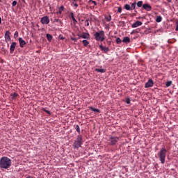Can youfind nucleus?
Wrapping results in <instances>:
<instances>
[{"label":"nucleus","mask_w":178,"mask_h":178,"mask_svg":"<svg viewBox=\"0 0 178 178\" xmlns=\"http://www.w3.org/2000/svg\"><path fill=\"white\" fill-rule=\"evenodd\" d=\"M12 166V160L6 156H3L0 159V168L9 169Z\"/></svg>","instance_id":"obj_1"},{"label":"nucleus","mask_w":178,"mask_h":178,"mask_svg":"<svg viewBox=\"0 0 178 178\" xmlns=\"http://www.w3.org/2000/svg\"><path fill=\"white\" fill-rule=\"evenodd\" d=\"M81 145H83V136L81 135H78L73 143V147L74 149H79V148H81Z\"/></svg>","instance_id":"obj_2"},{"label":"nucleus","mask_w":178,"mask_h":178,"mask_svg":"<svg viewBox=\"0 0 178 178\" xmlns=\"http://www.w3.org/2000/svg\"><path fill=\"white\" fill-rule=\"evenodd\" d=\"M167 152H168V150H166V149L165 147H162L158 154V156L160 159V161H161L162 165H163L165 163Z\"/></svg>","instance_id":"obj_3"},{"label":"nucleus","mask_w":178,"mask_h":178,"mask_svg":"<svg viewBox=\"0 0 178 178\" xmlns=\"http://www.w3.org/2000/svg\"><path fill=\"white\" fill-rule=\"evenodd\" d=\"M94 37L96 41H105V32L104 31L96 32Z\"/></svg>","instance_id":"obj_4"},{"label":"nucleus","mask_w":178,"mask_h":178,"mask_svg":"<svg viewBox=\"0 0 178 178\" xmlns=\"http://www.w3.org/2000/svg\"><path fill=\"white\" fill-rule=\"evenodd\" d=\"M108 145H116L119 143V138L116 136H109L107 140Z\"/></svg>","instance_id":"obj_5"},{"label":"nucleus","mask_w":178,"mask_h":178,"mask_svg":"<svg viewBox=\"0 0 178 178\" xmlns=\"http://www.w3.org/2000/svg\"><path fill=\"white\" fill-rule=\"evenodd\" d=\"M40 22L42 24H49V17L48 16H44L41 18Z\"/></svg>","instance_id":"obj_6"},{"label":"nucleus","mask_w":178,"mask_h":178,"mask_svg":"<svg viewBox=\"0 0 178 178\" xmlns=\"http://www.w3.org/2000/svg\"><path fill=\"white\" fill-rule=\"evenodd\" d=\"M154 86V81L152 79H149V81L145 83V88H149V87Z\"/></svg>","instance_id":"obj_7"},{"label":"nucleus","mask_w":178,"mask_h":178,"mask_svg":"<svg viewBox=\"0 0 178 178\" xmlns=\"http://www.w3.org/2000/svg\"><path fill=\"white\" fill-rule=\"evenodd\" d=\"M99 47L101 51L104 52V54H108V51H110L109 47H104L102 44H100Z\"/></svg>","instance_id":"obj_8"},{"label":"nucleus","mask_w":178,"mask_h":178,"mask_svg":"<svg viewBox=\"0 0 178 178\" xmlns=\"http://www.w3.org/2000/svg\"><path fill=\"white\" fill-rule=\"evenodd\" d=\"M79 38L88 39V38H90V33H83L81 35H79Z\"/></svg>","instance_id":"obj_9"},{"label":"nucleus","mask_w":178,"mask_h":178,"mask_svg":"<svg viewBox=\"0 0 178 178\" xmlns=\"http://www.w3.org/2000/svg\"><path fill=\"white\" fill-rule=\"evenodd\" d=\"M16 45H17L16 42H12L10 47V54H13V52L15 51V49L16 48Z\"/></svg>","instance_id":"obj_10"},{"label":"nucleus","mask_w":178,"mask_h":178,"mask_svg":"<svg viewBox=\"0 0 178 178\" xmlns=\"http://www.w3.org/2000/svg\"><path fill=\"white\" fill-rule=\"evenodd\" d=\"M143 25V22H140V21H136L135 23H134L132 25H131V27L133 29H136V27H138L140 26H142Z\"/></svg>","instance_id":"obj_11"},{"label":"nucleus","mask_w":178,"mask_h":178,"mask_svg":"<svg viewBox=\"0 0 178 178\" xmlns=\"http://www.w3.org/2000/svg\"><path fill=\"white\" fill-rule=\"evenodd\" d=\"M19 47L21 48H24V46L26 45V41H24V40H23V38H19Z\"/></svg>","instance_id":"obj_12"},{"label":"nucleus","mask_w":178,"mask_h":178,"mask_svg":"<svg viewBox=\"0 0 178 178\" xmlns=\"http://www.w3.org/2000/svg\"><path fill=\"white\" fill-rule=\"evenodd\" d=\"M143 9H145V10H147V12H149L151 10V9H152L151 6H149L148 3L143 4Z\"/></svg>","instance_id":"obj_13"},{"label":"nucleus","mask_w":178,"mask_h":178,"mask_svg":"<svg viewBox=\"0 0 178 178\" xmlns=\"http://www.w3.org/2000/svg\"><path fill=\"white\" fill-rule=\"evenodd\" d=\"M5 40L6 41V42H8V41H10V32H9L8 31H7L5 33Z\"/></svg>","instance_id":"obj_14"},{"label":"nucleus","mask_w":178,"mask_h":178,"mask_svg":"<svg viewBox=\"0 0 178 178\" xmlns=\"http://www.w3.org/2000/svg\"><path fill=\"white\" fill-rule=\"evenodd\" d=\"M89 109L90 111H92V112H96L97 113H101V111L99 109L95 108H94L92 106H90Z\"/></svg>","instance_id":"obj_15"},{"label":"nucleus","mask_w":178,"mask_h":178,"mask_svg":"<svg viewBox=\"0 0 178 178\" xmlns=\"http://www.w3.org/2000/svg\"><path fill=\"white\" fill-rule=\"evenodd\" d=\"M95 72H97L98 73H105V72H106V70L96 68Z\"/></svg>","instance_id":"obj_16"},{"label":"nucleus","mask_w":178,"mask_h":178,"mask_svg":"<svg viewBox=\"0 0 178 178\" xmlns=\"http://www.w3.org/2000/svg\"><path fill=\"white\" fill-rule=\"evenodd\" d=\"M122 42H125V44H129V42H130V38L129 37L124 38V39L122 40Z\"/></svg>","instance_id":"obj_17"},{"label":"nucleus","mask_w":178,"mask_h":178,"mask_svg":"<svg viewBox=\"0 0 178 178\" xmlns=\"http://www.w3.org/2000/svg\"><path fill=\"white\" fill-rule=\"evenodd\" d=\"M46 37H47L48 41H49V42L52 41V38H53L52 35H51V34H49V33H47V34L46 35Z\"/></svg>","instance_id":"obj_18"},{"label":"nucleus","mask_w":178,"mask_h":178,"mask_svg":"<svg viewBox=\"0 0 178 178\" xmlns=\"http://www.w3.org/2000/svg\"><path fill=\"white\" fill-rule=\"evenodd\" d=\"M65 10V7L63 6H61L59 8H58V13L60 15H62V12Z\"/></svg>","instance_id":"obj_19"},{"label":"nucleus","mask_w":178,"mask_h":178,"mask_svg":"<svg viewBox=\"0 0 178 178\" xmlns=\"http://www.w3.org/2000/svg\"><path fill=\"white\" fill-rule=\"evenodd\" d=\"M70 15H71L72 21L74 22V24L77 23V20L76 19V18H74V15L73 13H70Z\"/></svg>","instance_id":"obj_20"},{"label":"nucleus","mask_w":178,"mask_h":178,"mask_svg":"<svg viewBox=\"0 0 178 178\" xmlns=\"http://www.w3.org/2000/svg\"><path fill=\"white\" fill-rule=\"evenodd\" d=\"M124 9H126V10H131V6H130L129 4H125Z\"/></svg>","instance_id":"obj_21"},{"label":"nucleus","mask_w":178,"mask_h":178,"mask_svg":"<svg viewBox=\"0 0 178 178\" xmlns=\"http://www.w3.org/2000/svg\"><path fill=\"white\" fill-rule=\"evenodd\" d=\"M136 5H137V3H136V2L131 3V10H134V9H136Z\"/></svg>","instance_id":"obj_22"},{"label":"nucleus","mask_w":178,"mask_h":178,"mask_svg":"<svg viewBox=\"0 0 178 178\" xmlns=\"http://www.w3.org/2000/svg\"><path fill=\"white\" fill-rule=\"evenodd\" d=\"M156 22L157 23H161V22H162V17L161 16H158L156 19Z\"/></svg>","instance_id":"obj_23"},{"label":"nucleus","mask_w":178,"mask_h":178,"mask_svg":"<svg viewBox=\"0 0 178 178\" xmlns=\"http://www.w3.org/2000/svg\"><path fill=\"white\" fill-rule=\"evenodd\" d=\"M82 42H83V45H84V47H88V44H90V42H88L87 40H83L82 41Z\"/></svg>","instance_id":"obj_24"},{"label":"nucleus","mask_w":178,"mask_h":178,"mask_svg":"<svg viewBox=\"0 0 178 178\" xmlns=\"http://www.w3.org/2000/svg\"><path fill=\"white\" fill-rule=\"evenodd\" d=\"M136 5L138 6V8H141V6H143V1H139L136 3Z\"/></svg>","instance_id":"obj_25"},{"label":"nucleus","mask_w":178,"mask_h":178,"mask_svg":"<svg viewBox=\"0 0 178 178\" xmlns=\"http://www.w3.org/2000/svg\"><path fill=\"white\" fill-rule=\"evenodd\" d=\"M166 87H170L172 86V81H168L165 83Z\"/></svg>","instance_id":"obj_26"},{"label":"nucleus","mask_w":178,"mask_h":178,"mask_svg":"<svg viewBox=\"0 0 178 178\" xmlns=\"http://www.w3.org/2000/svg\"><path fill=\"white\" fill-rule=\"evenodd\" d=\"M106 20H107V22H111V20H112V16H108V17H106Z\"/></svg>","instance_id":"obj_27"},{"label":"nucleus","mask_w":178,"mask_h":178,"mask_svg":"<svg viewBox=\"0 0 178 178\" xmlns=\"http://www.w3.org/2000/svg\"><path fill=\"white\" fill-rule=\"evenodd\" d=\"M116 42L117 44H120L122 42V40L120 39V38H116Z\"/></svg>","instance_id":"obj_28"},{"label":"nucleus","mask_w":178,"mask_h":178,"mask_svg":"<svg viewBox=\"0 0 178 178\" xmlns=\"http://www.w3.org/2000/svg\"><path fill=\"white\" fill-rule=\"evenodd\" d=\"M42 111L44 112H45L46 113H47L48 115H51V111H48V110H47L45 108H42Z\"/></svg>","instance_id":"obj_29"},{"label":"nucleus","mask_w":178,"mask_h":178,"mask_svg":"<svg viewBox=\"0 0 178 178\" xmlns=\"http://www.w3.org/2000/svg\"><path fill=\"white\" fill-rule=\"evenodd\" d=\"M76 130L79 134H80V127L79 125L76 126Z\"/></svg>","instance_id":"obj_30"},{"label":"nucleus","mask_w":178,"mask_h":178,"mask_svg":"<svg viewBox=\"0 0 178 178\" xmlns=\"http://www.w3.org/2000/svg\"><path fill=\"white\" fill-rule=\"evenodd\" d=\"M90 2H92V3H94L95 6H97V1H92V0H89V3Z\"/></svg>","instance_id":"obj_31"},{"label":"nucleus","mask_w":178,"mask_h":178,"mask_svg":"<svg viewBox=\"0 0 178 178\" xmlns=\"http://www.w3.org/2000/svg\"><path fill=\"white\" fill-rule=\"evenodd\" d=\"M13 99H15V98H16V97H17V93H16V92H14L13 95Z\"/></svg>","instance_id":"obj_32"},{"label":"nucleus","mask_w":178,"mask_h":178,"mask_svg":"<svg viewBox=\"0 0 178 178\" xmlns=\"http://www.w3.org/2000/svg\"><path fill=\"white\" fill-rule=\"evenodd\" d=\"M14 37L15 38H17V37H19V33L17 31H16L14 34Z\"/></svg>","instance_id":"obj_33"},{"label":"nucleus","mask_w":178,"mask_h":178,"mask_svg":"<svg viewBox=\"0 0 178 178\" xmlns=\"http://www.w3.org/2000/svg\"><path fill=\"white\" fill-rule=\"evenodd\" d=\"M12 5L13 6H16V5H17V1H13Z\"/></svg>","instance_id":"obj_34"},{"label":"nucleus","mask_w":178,"mask_h":178,"mask_svg":"<svg viewBox=\"0 0 178 178\" xmlns=\"http://www.w3.org/2000/svg\"><path fill=\"white\" fill-rule=\"evenodd\" d=\"M126 104H130V98L126 99Z\"/></svg>","instance_id":"obj_35"},{"label":"nucleus","mask_w":178,"mask_h":178,"mask_svg":"<svg viewBox=\"0 0 178 178\" xmlns=\"http://www.w3.org/2000/svg\"><path fill=\"white\" fill-rule=\"evenodd\" d=\"M118 13H122V8H118Z\"/></svg>","instance_id":"obj_36"},{"label":"nucleus","mask_w":178,"mask_h":178,"mask_svg":"<svg viewBox=\"0 0 178 178\" xmlns=\"http://www.w3.org/2000/svg\"><path fill=\"white\" fill-rule=\"evenodd\" d=\"M86 26H90V22H88V19H86Z\"/></svg>","instance_id":"obj_37"},{"label":"nucleus","mask_w":178,"mask_h":178,"mask_svg":"<svg viewBox=\"0 0 178 178\" xmlns=\"http://www.w3.org/2000/svg\"><path fill=\"white\" fill-rule=\"evenodd\" d=\"M74 4V6H75V8H77L79 6V5L77 3H74V2L72 3Z\"/></svg>","instance_id":"obj_38"},{"label":"nucleus","mask_w":178,"mask_h":178,"mask_svg":"<svg viewBox=\"0 0 178 178\" xmlns=\"http://www.w3.org/2000/svg\"><path fill=\"white\" fill-rule=\"evenodd\" d=\"M175 30H176V31H178V23H177V26H176Z\"/></svg>","instance_id":"obj_39"},{"label":"nucleus","mask_w":178,"mask_h":178,"mask_svg":"<svg viewBox=\"0 0 178 178\" xmlns=\"http://www.w3.org/2000/svg\"><path fill=\"white\" fill-rule=\"evenodd\" d=\"M72 41H75V42H77V39L76 38H72Z\"/></svg>","instance_id":"obj_40"},{"label":"nucleus","mask_w":178,"mask_h":178,"mask_svg":"<svg viewBox=\"0 0 178 178\" xmlns=\"http://www.w3.org/2000/svg\"><path fill=\"white\" fill-rule=\"evenodd\" d=\"M2 23V18L0 17V24Z\"/></svg>","instance_id":"obj_41"},{"label":"nucleus","mask_w":178,"mask_h":178,"mask_svg":"<svg viewBox=\"0 0 178 178\" xmlns=\"http://www.w3.org/2000/svg\"><path fill=\"white\" fill-rule=\"evenodd\" d=\"M74 1V2H76V1H77V0H73Z\"/></svg>","instance_id":"obj_42"},{"label":"nucleus","mask_w":178,"mask_h":178,"mask_svg":"<svg viewBox=\"0 0 178 178\" xmlns=\"http://www.w3.org/2000/svg\"><path fill=\"white\" fill-rule=\"evenodd\" d=\"M61 40H63V38H61Z\"/></svg>","instance_id":"obj_43"},{"label":"nucleus","mask_w":178,"mask_h":178,"mask_svg":"<svg viewBox=\"0 0 178 178\" xmlns=\"http://www.w3.org/2000/svg\"><path fill=\"white\" fill-rule=\"evenodd\" d=\"M0 2H1V1L0 0Z\"/></svg>","instance_id":"obj_44"}]
</instances>
